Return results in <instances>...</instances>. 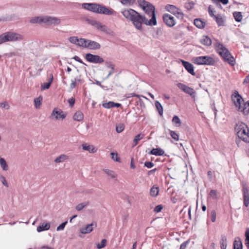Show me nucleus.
<instances>
[{
  "mask_svg": "<svg viewBox=\"0 0 249 249\" xmlns=\"http://www.w3.org/2000/svg\"><path fill=\"white\" fill-rule=\"evenodd\" d=\"M121 13L128 20H130L134 26L138 30L142 29V24L149 25L150 21L148 18L140 15L135 10L131 9H124L121 11Z\"/></svg>",
  "mask_w": 249,
  "mask_h": 249,
  "instance_id": "f257e3e1",
  "label": "nucleus"
},
{
  "mask_svg": "<svg viewBox=\"0 0 249 249\" xmlns=\"http://www.w3.org/2000/svg\"><path fill=\"white\" fill-rule=\"evenodd\" d=\"M139 5L144 11L145 15L149 19V26H154L157 24L155 15V7L148 1L144 0H138Z\"/></svg>",
  "mask_w": 249,
  "mask_h": 249,
  "instance_id": "f03ea898",
  "label": "nucleus"
},
{
  "mask_svg": "<svg viewBox=\"0 0 249 249\" xmlns=\"http://www.w3.org/2000/svg\"><path fill=\"white\" fill-rule=\"evenodd\" d=\"M215 47L217 53L222 57L225 61L231 66L234 65L235 60L234 57L222 44L220 42H216L215 44Z\"/></svg>",
  "mask_w": 249,
  "mask_h": 249,
  "instance_id": "7ed1b4c3",
  "label": "nucleus"
},
{
  "mask_svg": "<svg viewBox=\"0 0 249 249\" xmlns=\"http://www.w3.org/2000/svg\"><path fill=\"white\" fill-rule=\"evenodd\" d=\"M24 39L23 35L17 33L9 31L0 35V45L6 42L21 41Z\"/></svg>",
  "mask_w": 249,
  "mask_h": 249,
  "instance_id": "20e7f679",
  "label": "nucleus"
},
{
  "mask_svg": "<svg viewBox=\"0 0 249 249\" xmlns=\"http://www.w3.org/2000/svg\"><path fill=\"white\" fill-rule=\"evenodd\" d=\"M234 129L239 138L246 142H249V129L245 123H238Z\"/></svg>",
  "mask_w": 249,
  "mask_h": 249,
  "instance_id": "39448f33",
  "label": "nucleus"
},
{
  "mask_svg": "<svg viewBox=\"0 0 249 249\" xmlns=\"http://www.w3.org/2000/svg\"><path fill=\"white\" fill-rule=\"evenodd\" d=\"M89 11L96 13L106 15H116V12L112 8H107L105 6L97 3H90Z\"/></svg>",
  "mask_w": 249,
  "mask_h": 249,
  "instance_id": "423d86ee",
  "label": "nucleus"
},
{
  "mask_svg": "<svg viewBox=\"0 0 249 249\" xmlns=\"http://www.w3.org/2000/svg\"><path fill=\"white\" fill-rule=\"evenodd\" d=\"M194 63L197 65H205L213 66L215 63L214 59L209 56L196 57L194 59Z\"/></svg>",
  "mask_w": 249,
  "mask_h": 249,
  "instance_id": "0eeeda50",
  "label": "nucleus"
},
{
  "mask_svg": "<svg viewBox=\"0 0 249 249\" xmlns=\"http://www.w3.org/2000/svg\"><path fill=\"white\" fill-rule=\"evenodd\" d=\"M67 116L66 112L63 111L61 109L54 108L49 118L52 120H58L64 119Z\"/></svg>",
  "mask_w": 249,
  "mask_h": 249,
  "instance_id": "6e6552de",
  "label": "nucleus"
},
{
  "mask_svg": "<svg viewBox=\"0 0 249 249\" xmlns=\"http://www.w3.org/2000/svg\"><path fill=\"white\" fill-rule=\"evenodd\" d=\"M85 59L87 61L94 64H102L104 62V59L98 55L88 53L85 55Z\"/></svg>",
  "mask_w": 249,
  "mask_h": 249,
  "instance_id": "1a4fd4ad",
  "label": "nucleus"
},
{
  "mask_svg": "<svg viewBox=\"0 0 249 249\" xmlns=\"http://www.w3.org/2000/svg\"><path fill=\"white\" fill-rule=\"evenodd\" d=\"M231 99L237 110H240L242 107L241 104L244 102V100L237 91L235 90L232 94Z\"/></svg>",
  "mask_w": 249,
  "mask_h": 249,
  "instance_id": "9d476101",
  "label": "nucleus"
},
{
  "mask_svg": "<svg viewBox=\"0 0 249 249\" xmlns=\"http://www.w3.org/2000/svg\"><path fill=\"white\" fill-rule=\"evenodd\" d=\"M44 23L48 25L56 26L61 23V19L55 17L44 16Z\"/></svg>",
  "mask_w": 249,
  "mask_h": 249,
  "instance_id": "9b49d317",
  "label": "nucleus"
},
{
  "mask_svg": "<svg viewBox=\"0 0 249 249\" xmlns=\"http://www.w3.org/2000/svg\"><path fill=\"white\" fill-rule=\"evenodd\" d=\"M177 87L186 94L190 95L192 97H195L196 91L193 88L181 83H178Z\"/></svg>",
  "mask_w": 249,
  "mask_h": 249,
  "instance_id": "f8f14e48",
  "label": "nucleus"
},
{
  "mask_svg": "<svg viewBox=\"0 0 249 249\" xmlns=\"http://www.w3.org/2000/svg\"><path fill=\"white\" fill-rule=\"evenodd\" d=\"M162 18L164 23L169 27H172L176 24L174 17L169 14H164Z\"/></svg>",
  "mask_w": 249,
  "mask_h": 249,
  "instance_id": "ddd939ff",
  "label": "nucleus"
},
{
  "mask_svg": "<svg viewBox=\"0 0 249 249\" xmlns=\"http://www.w3.org/2000/svg\"><path fill=\"white\" fill-rule=\"evenodd\" d=\"M97 224L95 221H93L91 223L87 225L85 227L80 229V231L82 234H87L91 232L94 228L96 227Z\"/></svg>",
  "mask_w": 249,
  "mask_h": 249,
  "instance_id": "4468645a",
  "label": "nucleus"
},
{
  "mask_svg": "<svg viewBox=\"0 0 249 249\" xmlns=\"http://www.w3.org/2000/svg\"><path fill=\"white\" fill-rule=\"evenodd\" d=\"M182 65L185 68L186 70L192 75H195V72L194 71V67L191 63L186 61L183 60H180Z\"/></svg>",
  "mask_w": 249,
  "mask_h": 249,
  "instance_id": "2eb2a0df",
  "label": "nucleus"
},
{
  "mask_svg": "<svg viewBox=\"0 0 249 249\" xmlns=\"http://www.w3.org/2000/svg\"><path fill=\"white\" fill-rule=\"evenodd\" d=\"M87 44L86 48H88L90 50H98L101 48L100 44L95 41L90 40H87Z\"/></svg>",
  "mask_w": 249,
  "mask_h": 249,
  "instance_id": "dca6fc26",
  "label": "nucleus"
},
{
  "mask_svg": "<svg viewBox=\"0 0 249 249\" xmlns=\"http://www.w3.org/2000/svg\"><path fill=\"white\" fill-rule=\"evenodd\" d=\"M82 149L85 151H87L90 153H95L97 152V149L93 145H89L87 143L82 144Z\"/></svg>",
  "mask_w": 249,
  "mask_h": 249,
  "instance_id": "f3484780",
  "label": "nucleus"
},
{
  "mask_svg": "<svg viewBox=\"0 0 249 249\" xmlns=\"http://www.w3.org/2000/svg\"><path fill=\"white\" fill-rule=\"evenodd\" d=\"M44 16H36L31 18L30 22L32 24L44 23Z\"/></svg>",
  "mask_w": 249,
  "mask_h": 249,
  "instance_id": "a211bd4d",
  "label": "nucleus"
},
{
  "mask_svg": "<svg viewBox=\"0 0 249 249\" xmlns=\"http://www.w3.org/2000/svg\"><path fill=\"white\" fill-rule=\"evenodd\" d=\"M69 159V156L66 154H63L56 157L54 160V162L56 163H59L68 160Z\"/></svg>",
  "mask_w": 249,
  "mask_h": 249,
  "instance_id": "6ab92c4d",
  "label": "nucleus"
},
{
  "mask_svg": "<svg viewBox=\"0 0 249 249\" xmlns=\"http://www.w3.org/2000/svg\"><path fill=\"white\" fill-rule=\"evenodd\" d=\"M149 154L155 156H162L164 154V151L161 148H153Z\"/></svg>",
  "mask_w": 249,
  "mask_h": 249,
  "instance_id": "aec40b11",
  "label": "nucleus"
},
{
  "mask_svg": "<svg viewBox=\"0 0 249 249\" xmlns=\"http://www.w3.org/2000/svg\"><path fill=\"white\" fill-rule=\"evenodd\" d=\"M50 228V224L49 222L43 223L37 227L36 231L40 232L42 231L48 230Z\"/></svg>",
  "mask_w": 249,
  "mask_h": 249,
  "instance_id": "412c9836",
  "label": "nucleus"
},
{
  "mask_svg": "<svg viewBox=\"0 0 249 249\" xmlns=\"http://www.w3.org/2000/svg\"><path fill=\"white\" fill-rule=\"evenodd\" d=\"M234 249H242L243 246L240 237H236L234 239L233 243Z\"/></svg>",
  "mask_w": 249,
  "mask_h": 249,
  "instance_id": "4be33fe9",
  "label": "nucleus"
},
{
  "mask_svg": "<svg viewBox=\"0 0 249 249\" xmlns=\"http://www.w3.org/2000/svg\"><path fill=\"white\" fill-rule=\"evenodd\" d=\"M194 24L196 27L199 29H202L205 27L206 23L200 18H196L194 20Z\"/></svg>",
  "mask_w": 249,
  "mask_h": 249,
  "instance_id": "5701e85b",
  "label": "nucleus"
},
{
  "mask_svg": "<svg viewBox=\"0 0 249 249\" xmlns=\"http://www.w3.org/2000/svg\"><path fill=\"white\" fill-rule=\"evenodd\" d=\"M99 30L102 32L105 33L107 34H108L111 36L114 35V34L112 30L108 28L106 25H104L102 23L101 25Z\"/></svg>",
  "mask_w": 249,
  "mask_h": 249,
  "instance_id": "b1692460",
  "label": "nucleus"
},
{
  "mask_svg": "<svg viewBox=\"0 0 249 249\" xmlns=\"http://www.w3.org/2000/svg\"><path fill=\"white\" fill-rule=\"evenodd\" d=\"M73 119L74 120L80 122L84 119V115L80 111H76L73 115Z\"/></svg>",
  "mask_w": 249,
  "mask_h": 249,
  "instance_id": "393cba45",
  "label": "nucleus"
},
{
  "mask_svg": "<svg viewBox=\"0 0 249 249\" xmlns=\"http://www.w3.org/2000/svg\"><path fill=\"white\" fill-rule=\"evenodd\" d=\"M53 77L52 74H50V78L48 82L44 83L41 85V90H45L48 89L53 81Z\"/></svg>",
  "mask_w": 249,
  "mask_h": 249,
  "instance_id": "a878e982",
  "label": "nucleus"
},
{
  "mask_svg": "<svg viewBox=\"0 0 249 249\" xmlns=\"http://www.w3.org/2000/svg\"><path fill=\"white\" fill-rule=\"evenodd\" d=\"M166 9L170 13L175 15L178 10L179 8H177L176 6L173 5H167L166 6Z\"/></svg>",
  "mask_w": 249,
  "mask_h": 249,
  "instance_id": "bb28decb",
  "label": "nucleus"
},
{
  "mask_svg": "<svg viewBox=\"0 0 249 249\" xmlns=\"http://www.w3.org/2000/svg\"><path fill=\"white\" fill-rule=\"evenodd\" d=\"M196 4V1L193 0H188L184 4V7L188 10L192 9Z\"/></svg>",
  "mask_w": 249,
  "mask_h": 249,
  "instance_id": "cd10ccee",
  "label": "nucleus"
},
{
  "mask_svg": "<svg viewBox=\"0 0 249 249\" xmlns=\"http://www.w3.org/2000/svg\"><path fill=\"white\" fill-rule=\"evenodd\" d=\"M240 111H242L244 115L249 114V101L244 103L243 106L242 107V108Z\"/></svg>",
  "mask_w": 249,
  "mask_h": 249,
  "instance_id": "c85d7f7f",
  "label": "nucleus"
},
{
  "mask_svg": "<svg viewBox=\"0 0 249 249\" xmlns=\"http://www.w3.org/2000/svg\"><path fill=\"white\" fill-rule=\"evenodd\" d=\"M201 43L205 46H210L212 44V40L210 37L207 36H204L200 40Z\"/></svg>",
  "mask_w": 249,
  "mask_h": 249,
  "instance_id": "c756f323",
  "label": "nucleus"
},
{
  "mask_svg": "<svg viewBox=\"0 0 249 249\" xmlns=\"http://www.w3.org/2000/svg\"><path fill=\"white\" fill-rule=\"evenodd\" d=\"M159 192V188L153 186L150 190V195L151 196L156 197L158 196Z\"/></svg>",
  "mask_w": 249,
  "mask_h": 249,
  "instance_id": "7c9ffc66",
  "label": "nucleus"
},
{
  "mask_svg": "<svg viewBox=\"0 0 249 249\" xmlns=\"http://www.w3.org/2000/svg\"><path fill=\"white\" fill-rule=\"evenodd\" d=\"M214 19L219 26H224L225 21L220 15L214 16Z\"/></svg>",
  "mask_w": 249,
  "mask_h": 249,
  "instance_id": "2f4dec72",
  "label": "nucleus"
},
{
  "mask_svg": "<svg viewBox=\"0 0 249 249\" xmlns=\"http://www.w3.org/2000/svg\"><path fill=\"white\" fill-rule=\"evenodd\" d=\"M0 166L3 171H7L8 165L4 158L0 157Z\"/></svg>",
  "mask_w": 249,
  "mask_h": 249,
  "instance_id": "473e14b6",
  "label": "nucleus"
},
{
  "mask_svg": "<svg viewBox=\"0 0 249 249\" xmlns=\"http://www.w3.org/2000/svg\"><path fill=\"white\" fill-rule=\"evenodd\" d=\"M221 249H226L227 238L225 235H222L220 242Z\"/></svg>",
  "mask_w": 249,
  "mask_h": 249,
  "instance_id": "72a5a7b5",
  "label": "nucleus"
},
{
  "mask_svg": "<svg viewBox=\"0 0 249 249\" xmlns=\"http://www.w3.org/2000/svg\"><path fill=\"white\" fill-rule=\"evenodd\" d=\"M89 204L88 201H86L77 204L75 207V209L78 211H80Z\"/></svg>",
  "mask_w": 249,
  "mask_h": 249,
  "instance_id": "f704fd0d",
  "label": "nucleus"
},
{
  "mask_svg": "<svg viewBox=\"0 0 249 249\" xmlns=\"http://www.w3.org/2000/svg\"><path fill=\"white\" fill-rule=\"evenodd\" d=\"M235 20L237 22L241 21L243 16L242 13L240 12H235L233 13Z\"/></svg>",
  "mask_w": 249,
  "mask_h": 249,
  "instance_id": "c9c22d12",
  "label": "nucleus"
},
{
  "mask_svg": "<svg viewBox=\"0 0 249 249\" xmlns=\"http://www.w3.org/2000/svg\"><path fill=\"white\" fill-rule=\"evenodd\" d=\"M143 136H144V135L141 134H138L137 135H136L135 137L134 140H133V147L136 146L137 144H138V142L139 141H140L141 139H142L143 138Z\"/></svg>",
  "mask_w": 249,
  "mask_h": 249,
  "instance_id": "e433bc0d",
  "label": "nucleus"
},
{
  "mask_svg": "<svg viewBox=\"0 0 249 249\" xmlns=\"http://www.w3.org/2000/svg\"><path fill=\"white\" fill-rule=\"evenodd\" d=\"M87 40L88 39H86L84 38L78 39V41L77 45L86 48L88 42Z\"/></svg>",
  "mask_w": 249,
  "mask_h": 249,
  "instance_id": "4c0bfd02",
  "label": "nucleus"
},
{
  "mask_svg": "<svg viewBox=\"0 0 249 249\" xmlns=\"http://www.w3.org/2000/svg\"><path fill=\"white\" fill-rule=\"evenodd\" d=\"M242 192L243 193V196H249V191L247 185L245 182L242 183Z\"/></svg>",
  "mask_w": 249,
  "mask_h": 249,
  "instance_id": "58836bf2",
  "label": "nucleus"
},
{
  "mask_svg": "<svg viewBox=\"0 0 249 249\" xmlns=\"http://www.w3.org/2000/svg\"><path fill=\"white\" fill-rule=\"evenodd\" d=\"M172 122L176 126H180L181 125L180 120L178 118V117L176 115L173 117L172 119Z\"/></svg>",
  "mask_w": 249,
  "mask_h": 249,
  "instance_id": "ea45409f",
  "label": "nucleus"
},
{
  "mask_svg": "<svg viewBox=\"0 0 249 249\" xmlns=\"http://www.w3.org/2000/svg\"><path fill=\"white\" fill-rule=\"evenodd\" d=\"M42 101V98L41 96L38 97L35 99L34 103L35 106L36 108H39L40 107V106L41 104V102Z\"/></svg>",
  "mask_w": 249,
  "mask_h": 249,
  "instance_id": "a19ab883",
  "label": "nucleus"
},
{
  "mask_svg": "<svg viewBox=\"0 0 249 249\" xmlns=\"http://www.w3.org/2000/svg\"><path fill=\"white\" fill-rule=\"evenodd\" d=\"M245 236V244L248 249H249V228H247L246 230Z\"/></svg>",
  "mask_w": 249,
  "mask_h": 249,
  "instance_id": "79ce46f5",
  "label": "nucleus"
},
{
  "mask_svg": "<svg viewBox=\"0 0 249 249\" xmlns=\"http://www.w3.org/2000/svg\"><path fill=\"white\" fill-rule=\"evenodd\" d=\"M104 171L109 176L113 178H116L117 177V175L114 173V171L112 170H110L109 169H105Z\"/></svg>",
  "mask_w": 249,
  "mask_h": 249,
  "instance_id": "37998d69",
  "label": "nucleus"
},
{
  "mask_svg": "<svg viewBox=\"0 0 249 249\" xmlns=\"http://www.w3.org/2000/svg\"><path fill=\"white\" fill-rule=\"evenodd\" d=\"M155 106L158 110L159 114L160 115H162L163 114V108L160 103L158 101H156L155 102Z\"/></svg>",
  "mask_w": 249,
  "mask_h": 249,
  "instance_id": "c03bdc74",
  "label": "nucleus"
},
{
  "mask_svg": "<svg viewBox=\"0 0 249 249\" xmlns=\"http://www.w3.org/2000/svg\"><path fill=\"white\" fill-rule=\"evenodd\" d=\"M170 134L171 137L176 141H178L179 140L178 135L174 131L169 130Z\"/></svg>",
  "mask_w": 249,
  "mask_h": 249,
  "instance_id": "a18cd8bd",
  "label": "nucleus"
},
{
  "mask_svg": "<svg viewBox=\"0 0 249 249\" xmlns=\"http://www.w3.org/2000/svg\"><path fill=\"white\" fill-rule=\"evenodd\" d=\"M107 240L103 239L101 242V243H98L97 244V248L98 249H101L104 247H105L107 245Z\"/></svg>",
  "mask_w": 249,
  "mask_h": 249,
  "instance_id": "49530a36",
  "label": "nucleus"
},
{
  "mask_svg": "<svg viewBox=\"0 0 249 249\" xmlns=\"http://www.w3.org/2000/svg\"><path fill=\"white\" fill-rule=\"evenodd\" d=\"M110 155L111 156V159L117 162H120V158L118 157V154L117 153L112 152L111 153Z\"/></svg>",
  "mask_w": 249,
  "mask_h": 249,
  "instance_id": "de8ad7c7",
  "label": "nucleus"
},
{
  "mask_svg": "<svg viewBox=\"0 0 249 249\" xmlns=\"http://www.w3.org/2000/svg\"><path fill=\"white\" fill-rule=\"evenodd\" d=\"M114 102L112 101L108 102L106 103H104L103 104V106L104 107L106 108H110L113 107Z\"/></svg>",
  "mask_w": 249,
  "mask_h": 249,
  "instance_id": "09e8293b",
  "label": "nucleus"
},
{
  "mask_svg": "<svg viewBox=\"0 0 249 249\" xmlns=\"http://www.w3.org/2000/svg\"><path fill=\"white\" fill-rule=\"evenodd\" d=\"M78 38L77 36H71L69 38V40L71 43L77 45L78 41Z\"/></svg>",
  "mask_w": 249,
  "mask_h": 249,
  "instance_id": "8fccbe9b",
  "label": "nucleus"
},
{
  "mask_svg": "<svg viewBox=\"0 0 249 249\" xmlns=\"http://www.w3.org/2000/svg\"><path fill=\"white\" fill-rule=\"evenodd\" d=\"M124 124H121L117 125L116 126V130L118 133L122 132L124 130Z\"/></svg>",
  "mask_w": 249,
  "mask_h": 249,
  "instance_id": "3c124183",
  "label": "nucleus"
},
{
  "mask_svg": "<svg viewBox=\"0 0 249 249\" xmlns=\"http://www.w3.org/2000/svg\"><path fill=\"white\" fill-rule=\"evenodd\" d=\"M174 15H175L178 18L180 19H183L184 16V14L181 12V10L180 9Z\"/></svg>",
  "mask_w": 249,
  "mask_h": 249,
  "instance_id": "603ef678",
  "label": "nucleus"
},
{
  "mask_svg": "<svg viewBox=\"0 0 249 249\" xmlns=\"http://www.w3.org/2000/svg\"><path fill=\"white\" fill-rule=\"evenodd\" d=\"M0 107L8 110L10 108V106L9 104L5 101L0 103Z\"/></svg>",
  "mask_w": 249,
  "mask_h": 249,
  "instance_id": "864d4df0",
  "label": "nucleus"
},
{
  "mask_svg": "<svg viewBox=\"0 0 249 249\" xmlns=\"http://www.w3.org/2000/svg\"><path fill=\"white\" fill-rule=\"evenodd\" d=\"M216 213L214 210H213L211 212V219L213 222H214L216 220Z\"/></svg>",
  "mask_w": 249,
  "mask_h": 249,
  "instance_id": "5fc2aeb1",
  "label": "nucleus"
},
{
  "mask_svg": "<svg viewBox=\"0 0 249 249\" xmlns=\"http://www.w3.org/2000/svg\"><path fill=\"white\" fill-rule=\"evenodd\" d=\"M0 181L2 182V184L6 187L9 186L8 183L6 181L5 178L2 176H0Z\"/></svg>",
  "mask_w": 249,
  "mask_h": 249,
  "instance_id": "6e6d98bb",
  "label": "nucleus"
},
{
  "mask_svg": "<svg viewBox=\"0 0 249 249\" xmlns=\"http://www.w3.org/2000/svg\"><path fill=\"white\" fill-rule=\"evenodd\" d=\"M67 223V221H65L62 223L61 224H60L59 226L57 227L56 230L57 231H63L64 229L65 226L66 225Z\"/></svg>",
  "mask_w": 249,
  "mask_h": 249,
  "instance_id": "4d7b16f0",
  "label": "nucleus"
},
{
  "mask_svg": "<svg viewBox=\"0 0 249 249\" xmlns=\"http://www.w3.org/2000/svg\"><path fill=\"white\" fill-rule=\"evenodd\" d=\"M244 204L246 207H248L249 205V195L244 196Z\"/></svg>",
  "mask_w": 249,
  "mask_h": 249,
  "instance_id": "13d9d810",
  "label": "nucleus"
},
{
  "mask_svg": "<svg viewBox=\"0 0 249 249\" xmlns=\"http://www.w3.org/2000/svg\"><path fill=\"white\" fill-rule=\"evenodd\" d=\"M209 195L211 197H212L213 198H217L216 191L215 190H212L210 192Z\"/></svg>",
  "mask_w": 249,
  "mask_h": 249,
  "instance_id": "bf43d9fd",
  "label": "nucleus"
},
{
  "mask_svg": "<svg viewBox=\"0 0 249 249\" xmlns=\"http://www.w3.org/2000/svg\"><path fill=\"white\" fill-rule=\"evenodd\" d=\"M144 166L148 168H151L154 166V164L150 161H146L144 162Z\"/></svg>",
  "mask_w": 249,
  "mask_h": 249,
  "instance_id": "052dcab7",
  "label": "nucleus"
},
{
  "mask_svg": "<svg viewBox=\"0 0 249 249\" xmlns=\"http://www.w3.org/2000/svg\"><path fill=\"white\" fill-rule=\"evenodd\" d=\"M68 101L69 104V106L71 107L73 106L75 103V99L73 97H71L69 99Z\"/></svg>",
  "mask_w": 249,
  "mask_h": 249,
  "instance_id": "680f3d73",
  "label": "nucleus"
},
{
  "mask_svg": "<svg viewBox=\"0 0 249 249\" xmlns=\"http://www.w3.org/2000/svg\"><path fill=\"white\" fill-rule=\"evenodd\" d=\"M90 3H84L82 4V7L86 10L89 11Z\"/></svg>",
  "mask_w": 249,
  "mask_h": 249,
  "instance_id": "e2e57ef3",
  "label": "nucleus"
},
{
  "mask_svg": "<svg viewBox=\"0 0 249 249\" xmlns=\"http://www.w3.org/2000/svg\"><path fill=\"white\" fill-rule=\"evenodd\" d=\"M106 66L108 68H110L111 70H114V66L111 64L110 62H106Z\"/></svg>",
  "mask_w": 249,
  "mask_h": 249,
  "instance_id": "0e129e2a",
  "label": "nucleus"
},
{
  "mask_svg": "<svg viewBox=\"0 0 249 249\" xmlns=\"http://www.w3.org/2000/svg\"><path fill=\"white\" fill-rule=\"evenodd\" d=\"M162 206L161 205L157 206L154 209V212L156 213L160 212L162 209Z\"/></svg>",
  "mask_w": 249,
  "mask_h": 249,
  "instance_id": "69168bd1",
  "label": "nucleus"
},
{
  "mask_svg": "<svg viewBox=\"0 0 249 249\" xmlns=\"http://www.w3.org/2000/svg\"><path fill=\"white\" fill-rule=\"evenodd\" d=\"M72 58L79 63L86 65V64L78 56H75Z\"/></svg>",
  "mask_w": 249,
  "mask_h": 249,
  "instance_id": "338daca9",
  "label": "nucleus"
},
{
  "mask_svg": "<svg viewBox=\"0 0 249 249\" xmlns=\"http://www.w3.org/2000/svg\"><path fill=\"white\" fill-rule=\"evenodd\" d=\"M76 79H75V80L73 81V80H72L71 81V83L70 84V88L71 89H73L74 88H75L76 87Z\"/></svg>",
  "mask_w": 249,
  "mask_h": 249,
  "instance_id": "774afa93",
  "label": "nucleus"
}]
</instances>
